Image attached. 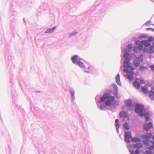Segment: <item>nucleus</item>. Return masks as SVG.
<instances>
[{"instance_id":"2","label":"nucleus","mask_w":154,"mask_h":154,"mask_svg":"<svg viewBox=\"0 0 154 154\" xmlns=\"http://www.w3.org/2000/svg\"><path fill=\"white\" fill-rule=\"evenodd\" d=\"M127 49L125 50V54H124L123 57L125 59L123 61L124 64L123 67L125 68L124 69L123 71L126 73H127L126 77L128 79L131 80L133 77L134 73V68L131 65L130 61V59L128 57L129 54L128 52L127 51Z\"/></svg>"},{"instance_id":"13","label":"nucleus","mask_w":154,"mask_h":154,"mask_svg":"<svg viewBox=\"0 0 154 154\" xmlns=\"http://www.w3.org/2000/svg\"><path fill=\"white\" fill-rule=\"evenodd\" d=\"M153 89L152 88L151 90L149 93V96L152 100H154V91H153Z\"/></svg>"},{"instance_id":"45","label":"nucleus","mask_w":154,"mask_h":154,"mask_svg":"<svg viewBox=\"0 0 154 154\" xmlns=\"http://www.w3.org/2000/svg\"><path fill=\"white\" fill-rule=\"evenodd\" d=\"M151 142L152 143H153V144H154V141H151Z\"/></svg>"},{"instance_id":"26","label":"nucleus","mask_w":154,"mask_h":154,"mask_svg":"<svg viewBox=\"0 0 154 154\" xmlns=\"http://www.w3.org/2000/svg\"><path fill=\"white\" fill-rule=\"evenodd\" d=\"M77 33V32H73L70 33L69 35V37L70 38L73 36H74L75 35H76Z\"/></svg>"},{"instance_id":"24","label":"nucleus","mask_w":154,"mask_h":154,"mask_svg":"<svg viewBox=\"0 0 154 154\" xmlns=\"http://www.w3.org/2000/svg\"><path fill=\"white\" fill-rule=\"evenodd\" d=\"M141 89L143 93L147 94L148 93V90L147 88H146L145 87H142Z\"/></svg>"},{"instance_id":"21","label":"nucleus","mask_w":154,"mask_h":154,"mask_svg":"<svg viewBox=\"0 0 154 154\" xmlns=\"http://www.w3.org/2000/svg\"><path fill=\"white\" fill-rule=\"evenodd\" d=\"M140 140H141L140 138L137 137H133L131 139V141L134 142H139Z\"/></svg>"},{"instance_id":"4","label":"nucleus","mask_w":154,"mask_h":154,"mask_svg":"<svg viewBox=\"0 0 154 154\" xmlns=\"http://www.w3.org/2000/svg\"><path fill=\"white\" fill-rule=\"evenodd\" d=\"M144 108V106L143 105L137 103L135 106L134 110L136 112L138 113L139 112H143Z\"/></svg>"},{"instance_id":"3","label":"nucleus","mask_w":154,"mask_h":154,"mask_svg":"<svg viewBox=\"0 0 154 154\" xmlns=\"http://www.w3.org/2000/svg\"><path fill=\"white\" fill-rule=\"evenodd\" d=\"M72 63L75 65L78 66L82 69L85 68V66L81 61L82 59L77 55H75L71 58Z\"/></svg>"},{"instance_id":"37","label":"nucleus","mask_w":154,"mask_h":154,"mask_svg":"<svg viewBox=\"0 0 154 154\" xmlns=\"http://www.w3.org/2000/svg\"><path fill=\"white\" fill-rule=\"evenodd\" d=\"M153 146H152H152H149L148 147V149L150 150H152L153 149V148H154L153 147Z\"/></svg>"},{"instance_id":"14","label":"nucleus","mask_w":154,"mask_h":154,"mask_svg":"<svg viewBox=\"0 0 154 154\" xmlns=\"http://www.w3.org/2000/svg\"><path fill=\"white\" fill-rule=\"evenodd\" d=\"M56 27L54 26L52 28H49L46 29L45 32V33H52L56 29Z\"/></svg>"},{"instance_id":"44","label":"nucleus","mask_w":154,"mask_h":154,"mask_svg":"<svg viewBox=\"0 0 154 154\" xmlns=\"http://www.w3.org/2000/svg\"><path fill=\"white\" fill-rule=\"evenodd\" d=\"M144 37H145L144 35H141L139 37V38H144Z\"/></svg>"},{"instance_id":"42","label":"nucleus","mask_w":154,"mask_h":154,"mask_svg":"<svg viewBox=\"0 0 154 154\" xmlns=\"http://www.w3.org/2000/svg\"><path fill=\"white\" fill-rule=\"evenodd\" d=\"M130 152L131 154H135L134 151L133 150H130Z\"/></svg>"},{"instance_id":"18","label":"nucleus","mask_w":154,"mask_h":154,"mask_svg":"<svg viewBox=\"0 0 154 154\" xmlns=\"http://www.w3.org/2000/svg\"><path fill=\"white\" fill-rule=\"evenodd\" d=\"M116 81L117 84L119 86H121V83L120 81V76L119 73L116 76Z\"/></svg>"},{"instance_id":"51","label":"nucleus","mask_w":154,"mask_h":154,"mask_svg":"<svg viewBox=\"0 0 154 154\" xmlns=\"http://www.w3.org/2000/svg\"><path fill=\"white\" fill-rule=\"evenodd\" d=\"M153 154H154V151H153Z\"/></svg>"},{"instance_id":"32","label":"nucleus","mask_w":154,"mask_h":154,"mask_svg":"<svg viewBox=\"0 0 154 154\" xmlns=\"http://www.w3.org/2000/svg\"><path fill=\"white\" fill-rule=\"evenodd\" d=\"M154 40V38L152 37H149L148 38V39L147 40L148 41L150 42H152Z\"/></svg>"},{"instance_id":"36","label":"nucleus","mask_w":154,"mask_h":154,"mask_svg":"<svg viewBox=\"0 0 154 154\" xmlns=\"http://www.w3.org/2000/svg\"><path fill=\"white\" fill-rule=\"evenodd\" d=\"M146 30H151L152 32H153L154 31V29L151 28H148L146 29Z\"/></svg>"},{"instance_id":"35","label":"nucleus","mask_w":154,"mask_h":154,"mask_svg":"<svg viewBox=\"0 0 154 154\" xmlns=\"http://www.w3.org/2000/svg\"><path fill=\"white\" fill-rule=\"evenodd\" d=\"M140 151L138 149H136L135 152V154H139L140 153Z\"/></svg>"},{"instance_id":"28","label":"nucleus","mask_w":154,"mask_h":154,"mask_svg":"<svg viewBox=\"0 0 154 154\" xmlns=\"http://www.w3.org/2000/svg\"><path fill=\"white\" fill-rule=\"evenodd\" d=\"M145 69L146 67L143 65L140 66L139 68V70L141 71H143Z\"/></svg>"},{"instance_id":"30","label":"nucleus","mask_w":154,"mask_h":154,"mask_svg":"<svg viewBox=\"0 0 154 154\" xmlns=\"http://www.w3.org/2000/svg\"><path fill=\"white\" fill-rule=\"evenodd\" d=\"M113 102H114V103L113 104V106L114 107H115L116 105L117 106L119 104V102L118 101H115L114 100V101L112 102V103Z\"/></svg>"},{"instance_id":"10","label":"nucleus","mask_w":154,"mask_h":154,"mask_svg":"<svg viewBox=\"0 0 154 154\" xmlns=\"http://www.w3.org/2000/svg\"><path fill=\"white\" fill-rule=\"evenodd\" d=\"M125 105L127 107H131L132 106V101L131 99H129L128 100H126L124 102Z\"/></svg>"},{"instance_id":"47","label":"nucleus","mask_w":154,"mask_h":154,"mask_svg":"<svg viewBox=\"0 0 154 154\" xmlns=\"http://www.w3.org/2000/svg\"><path fill=\"white\" fill-rule=\"evenodd\" d=\"M36 92H39L40 91H36Z\"/></svg>"},{"instance_id":"39","label":"nucleus","mask_w":154,"mask_h":154,"mask_svg":"<svg viewBox=\"0 0 154 154\" xmlns=\"http://www.w3.org/2000/svg\"><path fill=\"white\" fill-rule=\"evenodd\" d=\"M150 67L151 69L154 70V65H151L150 66Z\"/></svg>"},{"instance_id":"1","label":"nucleus","mask_w":154,"mask_h":154,"mask_svg":"<svg viewBox=\"0 0 154 154\" xmlns=\"http://www.w3.org/2000/svg\"><path fill=\"white\" fill-rule=\"evenodd\" d=\"M100 97V95H97L95 97V100L97 102L99 103H103L105 102L104 103L101 104L100 106L97 105L98 108L101 110H103L106 107L111 106L112 105V102L115 100V97L110 95L109 93H104L103 96L101 97L100 101L98 100Z\"/></svg>"},{"instance_id":"16","label":"nucleus","mask_w":154,"mask_h":154,"mask_svg":"<svg viewBox=\"0 0 154 154\" xmlns=\"http://www.w3.org/2000/svg\"><path fill=\"white\" fill-rule=\"evenodd\" d=\"M143 147V145L140 143L134 144L133 146L134 148H141Z\"/></svg>"},{"instance_id":"31","label":"nucleus","mask_w":154,"mask_h":154,"mask_svg":"<svg viewBox=\"0 0 154 154\" xmlns=\"http://www.w3.org/2000/svg\"><path fill=\"white\" fill-rule=\"evenodd\" d=\"M143 52L144 53H145L146 52H147V53H148V52L149 51V50L148 48H144L143 49Z\"/></svg>"},{"instance_id":"12","label":"nucleus","mask_w":154,"mask_h":154,"mask_svg":"<svg viewBox=\"0 0 154 154\" xmlns=\"http://www.w3.org/2000/svg\"><path fill=\"white\" fill-rule=\"evenodd\" d=\"M141 43V44L144 45L146 47H148L150 45V44L147 40H142Z\"/></svg>"},{"instance_id":"49","label":"nucleus","mask_w":154,"mask_h":154,"mask_svg":"<svg viewBox=\"0 0 154 154\" xmlns=\"http://www.w3.org/2000/svg\"><path fill=\"white\" fill-rule=\"evenodd\" d=\"M122 66H121V67H120V69H121V68H122Z\"/></svg>"},{"instance_id":"15","label":"nucleus","mask_w":154,"mask_h":154,"mask_svg":"<svg viewBox=\"0 0 154 154\" xmlns=\"http://www.w3.org/2000/svg\"><path fill=\"white\" fill-rule=\"evenodd\" d=\"M128 116L126 112L123 111L120 113L119 116L121 118H125Z\"/></svg>"},{"instance_id":"46","label":"nucleus","mask_w":154,"mask_h":154,"mask_svg":"<svg viewBox=\"0 0 154 154\" xmlns=\"http://www.w3.org/2000/svg\"><path fill=\"white\" fill-rule=\"evenodd\" d=\"M152 139H153V140H154V135L152 137Z\"/></svg>"},{"instance_id":"20","label":"nucleus","mask_w":154,"mask_h":154,"mask_svg":"<svg viewBox=\"0 0 154 154\" xmlns=\"http://www.w3.org/2000/svg\"><path fill=\"white\" fill-rule=\"evenodd\" d=\"M149 112H147L144 113V118L145 119V121L147 122L149 119Z\"/></svg>"},{"instance_id":"40","label":"nucleus","mask_w":154,"mask_h":154,"mask_svg":"<svg viewBox=\"0 0 154 154\" xmlns=\"http://www.w3.org/2000/svg\"><path fill=\"white\" fill-rule=\"evenodd\" d=\"M151 23V21L150 20H149L146 23H145V24L146 26H147L148 24H149V23Z\"/></svg>"},{"instance_id":"48","label":"nucleus","mask_w":154,"mask_h":154,"mask_svg":"<svg viewBox=\"0 0 154 154\" xmlns=\"http://www.w3.org/2000/svg\"><path fill=\"white\" fill-rule=\"evenodd\" d=\"M152 146H153V147L154 148V144H153Z\"/></svg>"},{"instance_id":"27","label":"nucleus","mask_w":154,"mask_h":154,"mask_svg":"<svg viewBox=\"0 0 154 154\" xmlns=\"http://www.w3.org/2000/svg\"><path fill=\"white\" fill-rule=\"evenodd\" d=\"M143 44H141L140 45H139L138 47V49L140 51H142L143 50V46L142 45Z\"/></svg>"},{"instance_id":"7","label":"nucleus","mask_w":154,"mask_h":154,"mask_svg":"<svg viewBox=\"0 0 154 154\" xmlns=\"http://www.w3.org/2000/svg\"><path fill=\"white\" fill-rule=\"evenodd\" d=\"M153 127V124L151 122H149V123H145L143 125L144 130L147 131H148L150 129L152 128Z\"/></svg>"},{"instance_id":"50","label":"nucleus","mask_w":154,"mask_h":154,"mask_svg":"<svg viewBox=\"0 0 154 154\" xmlns=\"http://www.w3.org/2000/svg\"><path fill=\"white\" fill-rule=\"evenodd\" d=\"M153 46H154V42H153Z\"/></svg>"},{"instance_id":"23","label":"nucleus","mask_w":154,"mask_h":154,"mask_svg":"<svg viewBox=\"0 0 154 154\" xmlns=\"http://www.w3.org/2000/svg\"><path fill=\"white\" fill-rule=\"evenodd\" d=\"M123 126L125 129L127 130L129 129V125L128 123L127 122L124 123L123 124Z\"/></svg>"},{"instance_id":"9","label":"nucleus","mask_w":154,"mask_h":154,"mask_svg":"<svg viewBox=\"0 0 154 154\" xmlns=\"http://www.w3.org/2000/svg\"><path fill=\"white\" fill-rule=\"evenodd\" d=\"M69 91L71 94V101L73 102L75 99V90L73 88H70L69 89Z\"/></svg>"},{"instance_id":"17","label":"nucleus","mask_w":154,"mask_h":154,"mask_svg":"<svg viewBox=\"0 0 154 154\" xmlns=\"http://www.w3.org/2000/svg\"><path fill=\"white\" fill-rule=\"evenodd\" d=\"M152 136V134L149 133H147L144 135H142V137L143 139H150Z\"/></svg>"},{"instance_id":"34","label":"nucleus","mask_w":154,"mask_h":154,"mask_svg":"<svg viewBox=\"0 0 154 154\" xmlns=\"http://www.w3.org/2000/svg\"><path fill=\"white\" fill-rule=\"evenodd\" d=\"M138 113L139 114V115L141 117H143L144 116V113H143V112H139Z\"/></svg>"},{"instance_id":"5","label":"nucleus","mask_w":154,"mask_h":154,"mask_svg":"<svg viewBox=\"0 0 154 154\" xmlns=\"http://www.w3.org/2000/svg\"><path fill=\"white\" fill-rule=\"evenodd\" d=\"M113 87V94L115 97L118 99L120 98L119 95H118V87L116 84H113L112 85Z\"/></svg>"},{"instance_id":"41","label":"nucleus","mask_w":154,"mask_h":154,"mask_svg":"<svg viewBox=\"0 0 154 154\" xmlns=\"http://www.w3.org/2000/svg\"><path fill=\"white\" fill-rule=\"evenodd\" d=\"M140 42L139 40H137L136 41L135 44L136 45H140Z\"/></svg>"},{"instance_id":"6","label":"nucleus","mask_w":154,"mask_h":154,"mask_svg":"<svg viewBox=\"0 0 154 154\" xmlns=\"http://www.w3.org/2000/svg\"><path fill=\"white\" fill-rule=\"evenodd\" d=\"M132 137L131 133L130 131H128L125 133L124 134V138L125 140L128 143L130 142V139Z\"/></svg>"},{"instance_id":"52","label":"nucleus","mask_w":154,"mask_h":154,"mask_svg":"<svg viewBox=\"0 0 154 154\" xmlns=\"http://www.w3.org/2000/svg\"><path fill=\"white\" fill-rule=\"evenodd\" d=\"M153 2H154V1H153Z\"/></svg>"},{"instance_id":"29","label":"nucleus","mask_w":154,"mask_h":154,"mask_svg":"<svg viewBox=\"0 0 154 154\" xmlns=\"http://www.w3.org/2000/svg\"><path fill=\"white\" fill-rule=\"evenodd\" d=\"M152 152L150 150H146L144 153V154H152Z\"/></svg>"},{"instance_id":"22","label":"nucleus","mask_w":154,"mask_h":154,"mask_svg":"<svg viewBox=\"0 0 154 154\" xmlns=\"http://www.w3.org/2000/svg\"><path fill=\"white\" fill-rule=\"evenodd\" d=\"M132 45L131 44H129L128 45V48H125L124 49V54H125V51L126 49H127L126 51L128 52V53H129V52H130V49H131L132 48Z\"/></svg>"},{"instance_id":"11","label":"nucleus","mask_w":154,"mask_h":154,"mask_svg":"<svg viewBox=\"0 0 154 154\" xmlns=\"http://www.w3.org/2000/svg\"><path fill=\"white\" fill-rule=\"evenodd\" d=\"M138 80L137 78L136 79V80L133 82V86L136 89H139L140 87V83L136 80Z\"/></svg>"},{"instance_id":"33","label":"nucleus","mask_w":154,"mask_h":154,"mask_svg":"<svg viewBox=\"0 0 154 154\" xmlns=\"http://www.w3.org/2000/svg\"><path fill=\"white\" fill-rule=\"evenodd\" d=\"M139 81L140 82L141 84H143L145 83V81L144 80H143V79L142 78H140V79Z\"/></svg>"},{"instance_id":"38","label":"nucleus","mask_w":154,"mask_h":154,"mask_svg":"<svg viewBox=\"0 0 154 154\" xmlns=\"http://www.w3.org/2000/svg\"><path fill=\"white\" fill-rule=\"evenodd\" d=\"M88 69L90 71H91L92 69V67L91 66H89L88 67Z\"/></svg>"},{"instance_id":"19","label":"nucleus","mask_w":154,"mask_h":154,"mask_svg":"<svg viewBox=\"0 0 154 154\" xmlns=\"http://www.w3.org/2000/svg\"><path fill=\"white\" fill-rule=\"evenodd\" d=\"M119 122V120L118 119H116L115 121V126L116 127V130L117 132L119 133V125L118 124V122Z\"/></svg>"},{"instance_id":"43","label":"nucleus","mask_w":154,"mask_h":154,"mask_svg":"<svg viewBox=\"0 0 154 154\" xmlns=\"http://www.w3.org/2000/svg\"><path fill=\"white\" fill-rule=\"evenodd\" d=\"M85 73H90V71H87V70H84L83 71Z\"/></svg>"},{"instance_id":"25","label":"nucleus","mask_w":154,"mask_h":154,"mask_svg":"<svg viewBox=\"0 0 154 154\" xmlns=\"http://www.w3.org/2000/svg\"><path fill=\"white\" fill-rule=\"evenodd\" d=\"M149 53L150 54H152L154 53V46L151 45L149 48Z\"/></svg>"},{"instance_id":"8","label":"nucleus","mask_w":154,"mask_h":154,"mask_svg":"<svg viewBox=\"0 0 154 154\" xmlns=\"http://www.w3.org/2000/svg\"><path fill=\"white\" fill-rule=\"evenodd\" d=\"M141 61H143L142 59L140 57H136L134 60V64L136 67H139Z\"/></svg>"}]
</instances>
